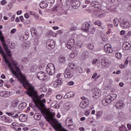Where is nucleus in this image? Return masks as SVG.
<instances>
[{"label":"nucleus","instance_id":"obj_1","mask_svg":"<svg viewBox=\"0 0 131 131\" xmlns=\"http://www.w3.org/2000/svg\"><path fill=\"white\" fill-rule=\"evenodd\" d=\"M23 86L25 89L28 90V91L27 92V95L32 98L33 102H34L36 107L41 109V113L43 115L47 121H48V122H54L55 123L53 124V127H54V124H60V123H56L57 120L54 119L55 113H51L47 109L43 110L41 108L45 107V104L43 103H46V99L36 100V98L37 97V91L34 90V88L28 82V81L27 80L24 83Z\"/></svg>","mask_w":131,"mask_h":131},{"label":"nucleus","instance_id":"obj_2","mask_svg":"<svg viewBox=\"0 0 131 131\" xmlns=\"http://www.w3.org/2000/svg\"><path fill=\"white\" fill-rule=\"evenodd\" d=\"M0 54L2 55L3 59H4L5 62L7 64L9 69H10L12 74L19 80L22 84L25 83L27 80L25 76L22 74L21 70L19 68L18 62L16 61H12V63L10 62V60L7 58L6 55H5V52L0 46Z\"/></svg>","mask_w":131,"mask_h":131},{"label":"nucleus","instance_id":"obj_3","mask_svg":"<svg viewBox=\"0 0 131 131\" xmlns=\"http://www.w3.org/2000/svg\"><path fill=\"white\" fill-rule=\"evenodd\" d=\"M3 26H0V29H2ZM0 40L2 42V45L3 46V48L5 50V52H6L7 55L9 57H11L12 55L11 54V51L9 49V47H8V45L6 44V42H5V37L3 35L2 31L0 30Z\"/></svg>","mask_w":131,"mask_h":131},{"label":"nucleus","instance_id":"obj_4","mask_svg":"<svg viewBox=\"0 0 131 131\" xmlns=\"http://www.w3.org/2000/svg\"><path fill=\"white\" fill-rule=\"evenodd\" d=\"M46 71L49 75H53L55 71V65L53 63H49L47 65Z\"/></svg>","mask_w":131,"mask_h":131},{"label":"nucleus","instance_id":"obj_5","mask_svg":"<svg viewBox=\"0 0 131 131\" xmlns=\"http://www.w3.org/2000/svg\"><path fill=\"white\" fill-rule=\"evenodd\" d=\"M117 97L116 95H112L111 96L107 97L106 98L104 99L102 101V105L104 106H107L109 105L111 102H112L113 100H114Z\"/></svg>","mask_w":131,"mask_h":131},{"label":"nucleus","instance_id":"obj_6","mask_svg":"<svg viewBox=\"0 0 131 131\" xmlns=\"http://www.w3.org/2000/svg\"><path fill=\"white\" fill-rule=\"evenodd\" d=\"M66 3H70L73 9H78L80 7V1L79 0H66Z\"/></svg>","mask_w":131,"mask_h":131},{"label":"nucleus","instance_id":"obj_7","mask_svg":"<svg viewBox=\"0 0 131 131\" xmlns=\"http://www.w3.org/2000/svg\"><path fill=\"white\" fill-rule=\"evenodd\" d=\"M74 123L73 122V119L71 117H68L66 120V125L70 129H74Z\"/></svg>","mask_w":131,"mask_h":131},{"label":"nucleus","instance_id":"obj_8","mask_svg":"<svg viewBox=\"0 0 131 131\" xmlns=\"http://www.w3.org/2000/svg\"><path fill=\"white\" fill-rule=\"evenodd\" d=\"M91 5L92 7H94V8H96L97 9H99L101 11H105V9L106 7L102 6L99 2L93 1H92Z\"/></svg>","mask_w":131,"mask_h":131},{"label":"nucleus","instance_id":"obj_9","mask_svg":"<svg viewBox=\"0 0 131 131\" xmlns=\"http://www.w3.org/2000/svg\"><path fill=\"white\" fill-rule=\"evenodd\" d=\"M56 43L55 41L53 39L48 40L46 43V46L49 50H52V49H54L55 48V46Z\"/></svg>","mask_w":131,"mask_h":131},{"label":"nucleus","instance_id":"obj_10","mask_svg":"<svg viewBox=\"0 0 131 131\" xmlns=\"http://www.w3.org/2000/svg\"><path fill=\"white\" fill-rule=\"evenodd\" d=\"M91 27L90 23L85 21L82 24L81 30L85 31V32H89V30H90Z\"/></svg>","mask_w":131,"mask_h":131},{"label":"nucleus","instance_id":"obj_11","mask_svg":"<svg viewBox=\"0 0 131 131\" xmlns=\"http://www.w3.org/2000/svg\"><path fill=\"white\" fill-rule=\"evenodd\" d=\"M64 76L66 78H71L73 76V73L71 72V70L69 68H67L64 73Z\"/></svg>","mask_w":131,"mask_h":131},{"label":"nucleus","instance_id":"obj_12","mask_svg":"<svg viewBox=\"0 0 131 131\" xmlns=\"http://www.w3.org/2000/svg\"><path fill=\"white\" fill-rule=\"evenodd\" d=\"M88 57V51L85 50H82L80 53V60L83 61Z\"/></svg>","mask_w":131,"mask_h":131},{"label":"nucleus","instance_id":"obj_13","mask_svg":"<svg viewBox=\"0 0 131 131\" xmlns=\"http://www.w3.org/2000/svg\"><path fill=\"white\" fill-rule=\"evenodd\" d=\"M37 77L40 80H43L47 77V74L43 72H39L37 74Z\"/></svg>","mask_w":131,"mask_h":131},{"label":"nucleus","instance_id":"obj_14","mask_svg":"<svg viewBox=\"0 0 131 131\" xmlns=\"http://www.w3.org/2000/svg\"><path fill=\"white\" fill-rule=\"evenodd\" d=\"M120 26L122 27L123 29H125L130 27V24L126 20H123L120 23Z\"/></svg>","mask_w":131,"mask_h":131},{"label":"nucleus","instance_id":"obj_15","mask_svg":"<svg viewBox=\"0 0 131 131\" xmlns=\"http://www.w3.org/2000/svg\"><path fill=\"white\" fill-rule=\"evenodd\" d=\"M53 128L56 131H67V130L62 128V125L61 124H55L53 125Z\"/></svg>","mask_w":131,"mask_h":131},{"label":"nucleus","instance_id":"obj_16","mask_svg":"<svg viewBox=\"0 0 131 131\" xmlns=\"http://www.w3.org/2000/svg\"><path fill=\"white\" fill-rule=\"evenodd\" d=\"M117 109H122L124 107V103L122 100H118L115 104Z\"/></svg>","mask_w":131,"mask_h":131},{"label":"nucleus","instance_id":"obj_17","mask_svg":"<svg viewBox=\"0 0 131 131\" xmlns=\"http://www.w3.org/2000/svg\"><path fill=\"white\" fill-rule=\"evenodd\" d=\"M104 50L106 53H111L113 52L112 46L110 44H106L104 47Z\"/></svg>","mask_w":131,"mask_h":131},{"label":"nucleus","instance_id":"obj_18","mask_svg":"<svg viewBox=\"0 0 131 131\" xmlns=\"http://www.w3.org/2000/svg\"><path fill=\"white\" fill-rule=\"evenodd\" d=\"M74 39H70L67 44V47L68 49L72 50V49L74 47Z\"/></svg>","mask_w":131,"mask_h":131},{"label":"nucleus","instance_id":"obj_19","mask_svg":"<svg viewBox=\"0 0 131 131\" xmlns=\"http://www.w3.org/2000/svg\"><path fill=\"white\" fill-rule=\"evenodd\" d=\"M131 45L129 42L125 41L122 43V49L125 51H128L130 49Z\"/></svg>","mask_w":131,"mask_h":131},{"label":"nucleus","instance_id":"obj_20","mask_svg":"<svg viewBox=\"0 0 131 131\" xmlns=\"http://www.w3.org/2000/svg\"><path fill=\"white\" fill-rule=\"evenodd\" d=\"M2 120H4L6 123H12L13 120L10 117H7L6 116H3L1 117Z\"/></svg>","mask_w":131,"mask_h":131},{"label":"nucleus","instance_id":"obj_21","mask_svg":"<svg viewBox=\"0 0 131 131\" xmlns=\"http://www.w3.org/2000/svg\"><path fill=\"white\" fill-rule=\"evenodd\" d=\"M19 120L21 122H25L27 120V116L26 115H20L19 117Z\"/></svg>","mask_w":131,"mask_h":131},{"label":"nucleus","instance_id":"obj_22","mask_svg":"<svg viewBox=\"0 0 131 131\" xmlns=\"http://www.w3.org/2000/svg\"><path fill=\"white\" fill-rule=\"evenodd\" d=\"M39 6L41 9H46V8H48V2L46 1H42L40 3Z\"/></svg>","mask_w":131,"mask_h":131},{"label":"nucleus","instance_id":"obj_23","mask_svg":"<svg viewBox=\"0 0 131 131\" xmlns=\"http://www.w3.org/2000/svg\"><path fill=\"white\" fill-rule=\"evenodd\" d=\"M75 70L76 72V73L77 75H80L81 73L83 72V70L81 67H78L77 68H75Z\"/></svg>","mask_w":131,"mask_h":131},{"label":"nucleus","instance_id":"obj_24","mask_svg":"<svg viewBox=\"0 0 131 131\" xmlns=\"http://www.w3.org/2000/svg\"><path fill=\"white\" fill-rule=\"evenodd\" d=\"M26 106H27V103L26 102H23L19 105L18 108L20 110H23V109L26 108Z\"/></svg>","mask_w":131,"mask_h":131},{"label":"nucleus","instance_id":"obj_25","mask_svg":"<svg viewBox=\"0 0 131 131\" xmlns=\"http://www.w3.org/2000/svg\"><path fill=\"white\" fill-rule=\"evenodd\" d=\"M37 69H38V67L36 64H33L30 68L31 72H35Z\"/></svg>","mask_w":131,"mask_h":131},{"label":"nucleus","instance_id":"obj_26","mask_svg":"<svg viewBox=\"0 0 131 131\" xmlns=\"http://www.w3.org/2000/svg\"><path fill=\"white\" fill-rule=\"evenodd\" d=\"M104 118L111 121L113 120V115L112 114L106 115L104 116Z\"/></svg>","mask_w":131,"mask_h":131},{"label":"nucleus","instance_id":"obj_27","mask_svg":"<svg viewBox=\"0 0 131 131\" xmlns=\"http://www.w3.org/2000/svg\"><path fill=\"white\" fill-rule=\"evenodd\" d=\"M81 100H82V101L85 104H89V102H90V100L88 98H86V97L83 96L81 97Z\"/></svg>","mask_w":131,"mask_h":131},{"label":"nucleus","instance_id":"obj_28","mask_svg":"<svg viewBox=\"0 0 131 131\" xmlns=\"http://www.w3.org/2000/svg\"><path fill=\"white\" fill-rule=\"evenodd\" d=\"M75 95V93L74 92H70L67 94V96L69 97L68 98H73Z\"/></svg>","mask_w":131,"mask_h":131},{"label":"nucleus","instance_id":"obj_29","mask_svg":"<svg viewBox=\"0 0 131 131\" xmlns=\"http://www.w3.org/2000/svg\"><path fill=\"white\" fill-rule=\"evenodd\" d=\"M102 115H103V112L102 111H99L96 112V117L98 119L102 116Z\"/></svg>","mask_w":131,"mask_h":131},{"label":"nucleus","instance_id":"obj_30","mask_svg":"<svg viewBox=\"0 0 131 131\" xmlns=\"http://www.w3.org/2000/svg\"><path fill=\"white\" fill-rule=\"evenodd\" d=\"M34 118H35L36 120H39V119L41 118V116H40V114L36 113L35 114L34 116Z\"/></svg>","mask_w":131,"mask_h":131},{"label":"nucleus","instance_id":"obj_31","mask_svg":"<svg viewBox=\"0 0 131 131\" xmlns=\"http://www.w3.org/2000/svg\"><path fill=\"white\" fill-rule=\"evenodd\" d=\"M96 31V28H92V26L89 29L88 32L90 33V34H94V33Z\"/></svg>","mask_w":131,"mask_h":131},{"label":"nucleus","instance_id":"obj_32","mask_svg":"<svg viewBox=\"0 0 131 131\" xmlns=\"http://www.w3.org/2000/svg\"><path fill=\"white\" fill-rule=\"evenodd\" d=\"M59 61L60 63H64L65 62V57L62 55H60L59 57Z\"/></svg>","mask_w":131,"mask_h":131},{"label":"nucleus","instance_id":"obj_33","mask_svg":"<svg viewBox=\"0 0 131 131\" xmlns=\"http://www.w3.org/2000/svg\"><path fill=\"white\" fill-rule=\"evenodd\" d=\"M48 34L51 35V36H56V34L52 30H49L47 32Z\"/></svg>","mask_w":131,"mask_h":131},{"label":"nucleus","instance_id":"obj_34","mask_svg":"<svg viewBox=\"0 0 131 131\" xmlns=\"http://www.w3.org/2000/svg\"><path fill=\"white\" fill-rule=\"evenodd\" d=\"M79 106H80V108L85 109V108L86 107V103H84V102H83L82 101V102L80 103Z\"/></svg>","mask_w":131,"mask_h":131},{"label":"nucleus","instance_id":"obj_35","mask_svg":"<svg viewBox=\"0 0 131 131\" xmlns=\"http://www.w3.org/2000/svg\"><path fill=\"white\" fill-rule=\"evenodd\" d=\"M93 97L95 99H98L99 98V92H96L94 93L93 94Z\"/></svg>","mask_w":131,"mask_h":131},{"label":"nucleus","instance_id":"obj_36","mask_svg":"<svg viewBox=\"0 0 131 131\" xmlns=\"http://www.w3.org/2000/svg\"><path fill=\"white\" fill-rule=\"evenodd\" d=\"M58 84H59V85H61L62 83H63V79L61 78H59V79L55 80Z\"/></svg>","mask_w":131,"mask_h":131},{"label":"nucleus","instance_id":"obj_37","mask_svg":"<svg viewBox=\"0 0 131 131\" xmlns=\"http://www.w3.org/2000/svg\"><path fill=\"white\" fill-rule=\"evenodd\" d=\"M117 59H120L122 57V54L121 53L118 52L115 54Z\"/></svg>","mask_w":131,"mask_h":131},{"label":"nucleus","instance_id":"obj_38","mask_svg":"<svg viewBox=\"0 0 131 131\" xmlns=\"http://www.w3.org/2000/svg\"><path fill=\"white\" fill-rule=\"evenodd\" d=\"M119 21V20L118 19V18H115L114 19V24L115 27H117V26H118Z\"/></svg>","mask_w":131,"mask_h":131},{"label":"nucleus","instance_id":"obj_39","mask_svg":"<svg viewBox=\"0 0 131 131\" xmlns=\"http://www.w3.org/2000/svg\"><path fill=\"white\" fill-rule=\"evenodd\" d=\"M39 91L41 93H47L48 89H47V88L45 87H42L39 89Z\"/></svg>","mask_w":131,"mask_h":131},{"label":"nucleus","instance_id":"obj_40","mask_svg":"<svg viewBox=\"0 0 131 131\" xmlns=\"http://www.w3.org/2000/svg\"><path fill=\"white\" fill-rule=\"evenodd\" d=\"M104 67H105V68H108V67H109V66H110V62H109V61H104Z\"/></svg>","mask_w":131,"mask_h":131},{"label":"nucleus","instance_id":"obj_41","mask_svg":"<svg viewBox=\"0 0 131 131\" xmlns=\"http://www.w3.org/2000/svg\"><path fill=\"white\" fill-rule=\"evenodd\" d=\"M69 67L71 68V69H74L75 68V64L73 63H70L69 64Z\"/></svg>","mask_w":131,"mask_h":131},{"label":"nucleus","instance_id":"obj_42","mask_svg":"<svg viewBox=\"0 0 131 131\" xmlns=\"http://www.w3.org/2000/svg\"><path fill=\"white\" fill-rule=\"evenodd\" d=\"M11 104L14 108H16V107L18 106V103L16 101L12 102Z\"/></svg>","mask_w":131,"mask_h":131},{"label":"nucleus","instance_id":"obj_43","mask_svg":"<svg viewBox=\"0 0 131 131\" xmlns=\"http://www.w3.org/2000/svg\"><path fill=\"white\" fill-rule=\"evenodd\" d=\"M87 48L90 49V50H94V44L90 43L88 45Z\"/></svg>","mask_w":131,"mask_h":131},{"label":"nucleus","instance_id":"obj_44","mask_svg":"<svg viewBox=\"0 0 131 131\" xmlns=\"http://www.w3.org/2000/svg\"><path fill=\"white\" fill-rule=\"evenodd\" d=\"M119 129H120V131H126V130H127V129H126V127H125V126H122V127H120Z\"/></svg>","mask_w":131,"mask_h":131},{"label":"nucleus","instance_id":"obj_45","mask_svg":"<svg viewBox=\"0 0 131 131\" xmlns=\"http://www.w3.org/2000/svg\"><path fill=\"white\" fill-rule=\"evenodd\" d=\"M95 25H97L98 26H101L102 25V23L100 20L96 21L94 22Z\"/></svg>","mask_w":131,"mask_h":131},{"label":"nucleus","instance_id":"obj_46","mask_svg":"<svg viewBox=\"0 0 131 131\" xmlns=\"http://www.w3.org/2000/svg\"><path fill=\"white\" fill-rule=\"evenodd\" d=\"M53 86L54 88H59V86H60V85L56 81H55L53 82Z\"/></svg>","mask_w":131,"mask_h":131},{"label":"nucleus","instance_id":"obj_47","mask_svg":"<svg viewBox=\"0 0 131 131\" xmlns=\"http://www.w3.org/2000/svg\"><path fill=\"white\" fill-rule=\"evenodd\" d=\"M19 115L17 114H15V115H12V118H13V119H16L17 118H19Z\"/></svg>","mask_w":131,"mask_h":131},{"label":"nucleus","instance_id":"obj_48","mask_svg":"<svg viewBox=\"0 0 131 131\" xmlns=\"http://www.w3.org/2000/svg\"><path fill=\"white\" fill-rule=\"evenodd\" d=\"M57 101H54L53 102H52L51 104V107H54V106H56L57 105Z\"/></svg>","mask_w":131,"mask_h":131},{"label":"nucleus","instance_id":"obj_49","mask_svg":"<svg viewBox=\"0 0 131 131\" xmlns=\"http://www.w3.org/2000/svg\"><path fill=\"white\" fill-rule=\"evenodd\" d=\"M105 15H106V14H105V13H100V14H99L98 15V17H99V18H103V17H105Z\"/></svg>","mask_w":131,"mask_h":131},{"label":"nucleus","instance_id":"obj_50","mask_svg":"<svg viewBox=\"0 0 131 131\" xmlns=\"http://www.w3.org/2000/svg\"><path fill=\"white\" fill-rule=\"evenodd\" d=\"M1 4L2 6H6V5H7V1L6 0H3Z\"/></svg>","mask_w":131,"mask_h":131},{"label":"nucleus","instance_id":"obj_51","mask_svg":"<svg viewBox=\"0 0 131 131\" xmlns=\"http://www.w3.org/2000/svg\"><path fill=\"white\" fill-rule=\"evenodd\" d=\"M62 98L63 96H62V95H56V99H57V100H61V99H62Z\"/></svg>","mask_w":131,"mask_h":131},{"label":"nucleus","instance_id":"obj_52","mask_svg":"<svg viewBox=\"0 0 131 131\" xmlns=\"http://www.w3.org/2000/svg\"><path fill=\"white\" fill-rule=\"evenodd\" d=\"M74 84V82L73 81H70L68 82L67 83V85H69V86H71V85H73Z\"/></svg>","mask_w":131,"mask_h":131},{"label":"nucleus","instance_id":"obj_53","mask_svg":"<svg viewBox=\"0 0 131 131\" xmlns=\"http://www.w3.org/2000/svg\"><path fill=\"white\" fill-rule=\"evenodd\" d=\"M16 31H17V29H12L11 30V31H10V33H11L12 34H14V33H15L16 32Z\"/></svg>","mask_w":131,"mask_h":131},{"label":"nucleus","instance_id":"obj_54","mask_svg":"<svg viewBox=\"0 0 131 131\" xmlns=\"http://www.w3.org/2000/svg\"><path fill=\"white\" fill-rule=\"evenodd\" d=\"M6 114L7 115H8V116H11V117H12V116H13V115H14V113H13L6 112Z\"/></svg>","mask_w":131,"mask_h":131},{"label":"nucleus","instance_id":"obj_55","mask_svg":"<svg viewBox=\"0 0 131 131\" xmlns=\"http://www.w3.org/2000/svg\"><path fill=\"white\" fill-rule=\"evenodd\" d=\"M33 17L35 18V19L37 20V19H38V18H39V15L38 14L35 13V15L33 16Z\"/></svg>","mask_w":131,"mask_h":131},{"label":"nucleus","instance_id":"obj_56","mask_svg":"<svg viewBox=\"0 0 131 131\" xmlns=\"http://www.w3.org/2000/svg\"><path fill=\"white\" fill-rule=\"evenodd\" d=\"M70 58H71L72 59H73L75 57V55L74 53H71L69 55Z\"/></svg>","mask_w":131,"mask_h":131},{"label":"nucleus","instance_id":"obj_57","mask_svg":"<svg viewBox=\"0 0 131 131\" xmlns=\"http://www.w3.org/2000/svg\"><path fill=\"white\" fill-rule=\"evenodd\" d=\"M31 32L32 34L33 33L35 35L36 34H35V29H34V28H33L31 29Z\"/></svg>","mask_w":131,"mask_h":131},{"label":"nucleus","instance_id":"obj_58","mask_svg":"<svg viewBox=\"0 0 131 131\" xmlns=\"http://www.w3.org/2000/svg\"><path fill=\"white\" fill-rule=\"evenodd\" d=\"M93 64H97L98 63V59H94L93 61H92Z\"/></svg>","mask_w":131,"mask_h":131},{"label":"nucleus","instance_id":"obj_59","mask_svg":"<svg viewBox=\"0 0 131 131\" xmlns=\"http://www.w3.org/2000/svg\"><path fill=\"white\" fill-rule=\"evenodd\" d=\"M23 61L25 62V63H27L28 62V59H27L26 57H24L23 59Z\"/></svg>","mask_w":131,"mask_h":131},{"label":"nucleus","instance_id":"obj_60","mask_svg":"<svg viewBox=\"0 0 131 131\" xmlns=\"http://www.w3.org/2000/svg\"><path fill=\"white\" fill-rule=\"evenodd\" d=\"M25 17L26 18V19H28V18H29L30 16L29 14L28 13H26L25 14Z\"/></svg>","mask_w":131,"mask_h":131},{"label":"nucleus","instance_id":"obj_61","mask_svg":"<svg viewBox=\"0 0 131 131\" xmlns=\"http://www.w3.org/2000/svg\"><path fill=\"white\" fill-rule=\"evenodd\" d=\"M58 34H61V33H63V30H59L57 31Z\"/></svg>","mask_w":131,"mask_h":131},{"label":"nucleus","instance_id":"obj_62","mask_svg":"<svg viewBox=\"0 0 131 131\" xmlns=\"http://www.w3.org/2000/svg\"><path fill=\"white\" fill-rule=\"evenodd\" d=\"M97 75H98V73H94L92 76V78H96V77H97Z\"/></svg>","mask_w":131,"mask_h":131},{"label":"nucleus","instance_id":"obj_63","mask_svg":"<svg viewBox=\"0 0 131 131\" xmlns=\"http://www.w3.org/2000/svg\"><path fill=\"white\" fill-rule=\"evenodd\" d=\"M127 127L129 130H130L131 129V125L129 124H127Z\"/></svg>","mask_w":131,"mask_h":131},{"label":"nucleus","instance_id":"obj_64","mask_svg":"<svg viewBox=\"0 0 131 131\" xmlns=\"http://www.w3.org/2000/svg\"><path fill=\"white\" fill-rule=\"evenodd\" d=\"M105 131H112V130L111 129V128H110L109 127H107L105 128Z\"/></svg>","mask_w":131,"mask_h":131}]
</instances>
